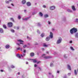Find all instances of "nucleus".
Instances as JSON below:
<instances>
[{
  "instance_id": "f257e3e1",
  "label": "nucleus",
  "mask_w": 78,
  "mask_h": 78,
  "mask_svg": "<svg viewBox=\"0 0 78 78\" xmlns=\"http://www.w3.org/2000/svg\"><path fill=\"white\" fill-rule=\"evenodd\" d=\"M77 31H78V30L76 28L73 27L70 30V33L71 34H73V33H75L77 32Z\"/></svg>"
},
{
  "instance_id": "f03ea898",
  "label": "nucleus",
  "mask_w": 78,
  "mask_h": 78,
  "mask_svg": "<svg viewBox=\"0 0 78 78\" xmlns=\"http://www.w3.org/2000/svg\"><path fill=\"white\" fill-rule=\"evenodd\" d=\"M7 25L8 27H9L10 28H11L12 27L13 25V24H12V23L11 22H9L7 23Z\"/></svg>"
},
{
  "instance_id": "7ed1b4c3",
  "label": "nucleus",
  "mask_w": 78,
  "mask_h": 78,
  "mask_svg": "<svg viewBox=\"0 0 78 78\" xmlns=\"http://www.w3.org/2000/svg\"><path fill=\"white\" fill-rule=\"evenodd\" d=\"M62 41V38L61 37H60L59 39L57 40V44H60L61 43V41Z\"/></svg>"
},
{
  "instance_id": "20e7f679",
  "label": "nucleus",
  "mask_w": 78,
  "mask_h": 78,
  "mask_svg": "<svg viewBox=\"0 0 78 78\" xmlns=\"http://www.w3.org/2000/svg\"><path fill=\"white\" fill-rule=\"evenodd\" d=\"M51 58V56H47L44 57V59H49L50 58Z\"/></svg>"
},
{
  "instance_id": "39448f33",
  "label": "nucleus",
  "mask_w": 78,
  "mask_h": 78,
  "mask_svg": "<svg viewBox=\"0 0 78 78\" xmlns=\"http://www.w3.org/2000/svg\"><path fill=\"white\" fill-rule=\"evenodd\" d=\"M18 42H20V44H23V41L21 40H17Z\"/></svg>"
},
{
  "instance_id": "423d86ee",
  "label": "nucleus",
  "mask_w": 78,
  "mask_h": 78,
  "mask_svg": "<svg viewBox=\"0 0 78 78\" xmlns=\"http://www.w3.org/2000/svg\"><path fill=\"white\" fill-rule=\"evenodd\" d=\"M55 9V6H52L50 7V9L51 10H53Z\"/></svg>"
},
{
  "instance_id": "0eeeda50",
  "label": "nucleus",
  "mask_w": 78,
  "mask_h": 78,
  "mask_svg": "<svg viewBox=\"0 0 78 78\" xmlns=\"http://www.w3.org/2000/svg\"><path fill=\"white\" fill-rule=\"evenodd\" d=\"M30 56L31 57L34 56V52H31L30 54Z\"/></svg>"
},
{
  "instance_id": "6e6552de",
  "label": "nucleus",
  "mask_w": 78,
  "mask_h": 78,
  "mask_svg": "<svg viewBox=\"0 0 78 78\" xmlns=\"http://www.w3.org/2000/svg\"><path fill=\"white\" fill-rule=\"evenodd\" d=\"M27 5L28 6H31V3L30 2H28L27 3Z\"/></svg>"
},
{
  "instance_id": "1a4fd4ad",
  "label": "nucleus",
  "mask_w": 78,
  "mask_h": 78,
  "mask_svg": "<svg viewBox=\"0 0 78 78\" xmlns=\"http://www.w3.org/2000/svg\"><path fill=\"white\" fill-rule=\"evenodd\" d=\"M50 37L51 38H53V34L51 32H50Z\"/></svg>"
},
{
  "instance_id": "9d476101",
  "label": "nucleus",
  "mask_w": 78,
  "mask_h": 78,
  "mask_svg": "<svg viewBox=\"0 0 78 78\" xmlns=\"http://www.w3.org/2000/svg\"><path fill=\"white\" fill-rule=\"evenodd\" d=\"M72 8L73 11H75L76 10V9H75V6L73 5L72 6Z\"/></svg>"
},
{
  "instance_id": "9b49d317",
  "label": "nucleus",
  "mask_w": 78,
  "mask_h": 78,
  "mask_svg": "<svg viewBox=\"0 0 78 78\" xmlns=\"http://www.w3.org/2000/svg\"><path fill=\"white\" fill-rule=\"evenodd\" d=\"M49 40H50V37H47L46 38V41H48Z\"/></svg>"
},
{
  "instance_id": "f8f14e48",
  "label": "nucleus",
  "mask_w": 78,
  "mask_h": 78,
  "mask_svg": "<svg viewBox=\"0 0 78 78\" xmlns=\"http://www.w3.org/2000/svg\"><path fill=\"white\" fill-rule=\"evenodd\" d=\"M9 47H10L9 45H8V44H7V45H6L5 48H6L8 49V48H9Z\"/></svg>"
},
{
  "instance_id": "ddd939ff",
  "label": "nucleus",
  "mask_w": 78,
  "mask_h": 78,
  "mask_svg": "<svg viewBox=\"0 0 78 78\" xmlns=\"http://www.w3.org/2000/svg\"><path fill=\"white\" fill-rule=\"evenodd\" d=\"M26 3V1L25 0H23L22 2V4H25Z\"/></svg>"
},
{
  "instance_id": "4468645a",
  "label": "nucleus",
  "mask_w": 78,
  "mask_h": 78,
  "mask_svg": "<svg viewBox=\"0 0 78 78\" xmlns=\"http://www.w3.org/2000/svg\"><path fill=\"white\" fill-rule=\"evenodd\" d=\"M17 50H22V49L20 48H16Z\"/></svg>"
},
{
  "instance_id": "2eb2a0df",
  "label": "nucleus",
  "mask_w": 78,
  "mask_h": 78,
  "mask_svg": "<svg viewBox=\"0 0 78 78\" xmlns=\"http://www.w3.org/2000/svg\"><path fill=\"white\" fill-rule=\"evenodd\" d=\"M48 45H46L45 43H44L43 44V46L44 47H48Z\"/></svg>"
},
{
  "instance_id": "dca6fc26",
  "label": "nucleus",
  "mask_w": 78,
  "mask_h": 78,
  "mask_svg": "<svg viewBox=\"0 0 78 78\" xmlns=\"http://www.w3.org/2000/svg\"><path fill=\"white\" fill-rule=\"evenodd\" d=\"M0 33H3V29L0 28Z\"/></svg>"
},
{
  "instance_id": "f3484780",
  "label": "nucleus",
  "mask_w": 78,
  "mask_h": 78,
  "mask_svg": "<svg viewBox=\"0 0 78 78\" xmlns=\"http://www.w3.org/2000/svg\"><path fill=\"white\" fill-rule=\"evenodd\" d=\"M12 1V0H9V1L5 2L7 4H8L9 3V2H11Z\"/></svg>"
},
{
  "instance_id": "a211bd4d",
  "label": "nucleus",
  "mask_w": 78,
  "mask_h": 78,
  "mask_svg": "<svg viewBox=\"0 0 78 78\" xmlns=\"http://www.w3.org/2000/svg\"><path fill=\"white\" fill-rule=\"evenodd\" d=\"M33 62L34 63H36L37 62V61L36 60V59H33Z\"/></svg>"
},
{
  "instance_id": "6ab92c4d",
  "label": "nucleus",
  "mask_w": 78,
  "mask_h": 78,
  "mask_svg": "<svg viewBox=\"0 0 78 78\" xmlns=\"http://www.w3.org/2000/svg\"><path fill=\"white\" fill-rule=\"evenodd\" d=\"M44 33H43L41 34V36L42 37H43L44 36Z\"/></svg>"
},
{
  "instance_id": "aec40b11",
  "label": "nucleus",
  "mask_w": 78,
  "mask_h": 78,
  "mask_svg": "<svg viewBox=\"0 0 78 78\" xmlns=\"http://www.w3.org/2000/svg\"><path fill=\"white\" fill-rule=\"evenodd\" d=\"M30 18V17H27V18H25L24 20H28V19H29V18Z\"/></svg>"
},
{
  "instance_id": "412c9836",
  "label": "nucleus",
  "mask_w": 78,
  "mask_h": 78,
  "mask_svg": "<svg viewBox=\"0 0 78 78\" xmlns=\"http://www.w3.org/2000/svg\"><path fill=\"white\" fill-rule=\"evenodd\" d=\"M68 67L69 69L70 70H71V68H70V66L69 65H68Z\"/></svg>"
},
{
  "instance_id": "4be33fe9",
  "label": "nucleus",
  "mask_w": 78,
  "mask_h": 78,
  "mask_svg": "<svg viewBox=\"0 0 78 78\" xmlns=\"http://www.w3.org/2000/svg\"><path fill=\"white\" fill-rule=\"evenodd\" d=\"M39 15L41 16L42 17V16H43V14L41 12H40L39 13Z\"/></svg>"
},
{
  "instance_id": "5701e85b",
  "label": "nucleus",
  "mask_w": 78,
  "mask_h": 78,
  "mask_svg": "<svg viewBox=\"0 0 78 78\" xmlns=\"http://www.w3.org/2000/svg\"><path fill=\"white\" fill-rule=\"evenodd\" d=\"M74 73L75 75H77V73L76 72V70H74Z\"/></svg>"
},
{
  "instance_id": "b1692460",
  "label": "nucleus",
  "mask_w": 78,
  "mask_h": 78,
  "mask_svg": "<svg viewBox=\"0 0 78 78\" xmlns=\"http://www.w3.org/2000/svg\"><path fill=\"white\" fill-rule=\"evenodd\" d=\"M44 17L45 18H46L47 17H48V15H44Z\"/></svg>"
},
{
  "instance_id": "393cba45",
  "label": "nucleus",
  "mask_w": 78,
  "mask_h": 78,
  "mask_svg": "<svg viewBox=\"0 0 78 78\" xmlns=\"http://www.w3.org/2000/svg\"><path fill=\"white\" fill-rule=\"evenodd\" d=\"M10 20H11L12 21V22H14V20L13 18H11L10 19Z\"/></svg>"
},
{
  "instance_id": "a878e982",
  "label": "nucleus",
  "mask_w": 78,
  "mask_h": 78,
  "mask_svg": "<svg viewBox=\"0 0 78 78\" xmlns=\"http://www.w3.org/2000/svg\"><path fill=\"white\" fill-rule=\"evenodd\" d=\"M3 27L4 28H5V29L6 28V25H3Z\"/></svg>"
},
{
  "instance_id": "bb28decb",
  "label": "nucleus",
  "mask_w": 78,
  "mask_h": 78,
  "mask_svg": "<svg viewBox=\"0 0 78 78\" xmlns=\"http://www.w3.org/2000/svg\"><path fill=\"white\" fill-rule=\"evenodd\" d=\"M17 56L18 58H21V57H20V55L19 54L17 55Z\"/></svg>"
},
{
  "instance_id": "cd10ccee",
  "label": "nucleus",
  "mask_w": 78,
  "mask_h": 78,
  "mask_svg": "<svg viewBox=\"0 0 78 78\" xmlns=\"http://www.w3.org/2000/svg\"><path fill=\"white\" fill-rule=\"evenodd\" d=\"M50 66L51 67H52V66H53V63H51Z\"/></svg>"
},
{
  "instance_id": "c85d7f7f",
  "label": "nucleus",
  "mask_w": 78,
  "mask_h": 78,
  "mask_svg": "<svg viewBox=\"0 0 78 78\" xmlns=\"http://www.w3.org/2000/svg\"><path fill=\"white\" fill-rule=\"evenodd\" d=\"M70 48L71 49V50H73H73H74V49H73V47L71 46L70 47Z\"/></svg>"
},
{
  "instance_id": "c756f323",
  "label": "nucleus",
  "mask_w": 78,
  "mask_h": 78,
  "mask_svg": "<svg viewBox=\"0 0 78 78\" xmlns=\"http://www.w3.org/2000/svg\"><path fill=\"white\" fill-rule=\"evenodd\" d=\"M18 19H21V17L19 15L18 16Z\"/></svg>"
},
{
  "instance_id": "7c9ffc66",
  "label": "nucleus",
  "mask_w": 78,
  "mask_h": 78,
  "mask_svg": "<svg viewBox=\"0 0 78 78\" xmlns=\"http://www.w3.org/2000/svg\"><path fill=\"white\" fill-rule=\"evenodd\" d=\"M27 47V45H23V48H25Z\"/></svg>"
},
{
  "instance_id": "2f4dec72",
  "label": "nucleus",
  "mask_w": 78,
  "mask_h": 78,
  "mask_svg": "<svg viewBox=\"0 0 78 78\" xmlns=\"http://www.w3.org/2000/svg\"><path fill=\"white\" fill-rule=\"evenodd\" d=\"M78 36V34H76L75 35V37H77Z\"/></svg>"
},
{
  "instance_id": "473e14b6",
  "label": "nucleus",
  "mask_w": 78,
  "mask_h": 78,
  "mask_svg": "<svg viewBox=\"0 0 78 78\" xmlns=\"http://www.w3.org/2000/svg\"><path fill=\"white\" fill-rule=\"evenodd\" d=\"M76 22H78V19H76Z\"/></svg>"
},
{
  "instance_id": "72a5a7b5",
  "label": "nucleus",
  "mask_w": 78,
  "mask_h": 78,
  "mask_svg": "<svg viewBox=\"0 0 78 78\" xmlns=\"http://www.w3.org/2000/svg\"><path fill=\"white\" fill-rule=\"evenodd\" d=\"M11 31H12V32H13V33H14V30H11Z\"/></svg>"
},
{
  "instance_id": "f704fd0d",
  "label": "nucleus",
  "mask_w": 78,
  "mask_h": 78,
  "mask_svg": "<svg viewBox=\"0 0 78 78\" xmlns=\"http://www.w3.org/2000/svg\"><path fill=\"white\" fill-rule=\"evenodd\" d=\"M48 23L49 24V25H50L51 23L50 21H48Z\"/></svg>"
},
{
  "instance_id": "c9c22d12",
  "label": "nucleus",
  "mask_w": 78,
  "mask_h": 78,
  "mask_svg": "<svg viewBox=\"0 0 78 78\" xmlns=\"http://www.w3.org/2000/svg\"><path fill=\"white\" fill-rule=\"evenodd\" d=\"M67 11L68 12H70V10H69V9H68L67 10Z\"/></svg>"
},
{
  "instance_id": "e433bc0d",
  "label": "nucleus",
  "mask_w": 78,
  "mask_h": 78,
  "mask_svg": "<svg viewBox=\"0 0 78 78\" xmlns=\"http://www.w3.org/2000/svg\"><path fill=\"white\" fill-rule=\"evenodd\" d=\"M11 67L12 68H14V66H13V65H12L11 66Z\"/></svg>"
},
{
  "instance_id": "4c0bfd02",
  "label": "nucleus",
  "mask_w": 78,
  "mask_h": 78,
  "mask_svg": "<svg viewBox=\"0 0 78 78\" xmlns=\"http://www.w3.org/2000/svg\"><path fill=\"white\" fill-rule=\"evenodd\" d=\"M64 57L65 58H66L67 57H66V55H64Z\"/></svg>"
},
{
  "instance_id": "58836bf2",
  "label": "nucleus",
  "mask_w": 78,
  "mask_h": 78,
  "mask_svg": "<svg viewBox=\"0 0 78 78\" xmlns=\"http://www.w3.org/2000/svg\"><path fill=\"white\" fill-rule=\"evenodd\" d=\"M43 8H46V6H45V5H44L43 6Z\"/></svg>"
},
{
  "instance_id": "ea45409f",
  "label": "nucleus",
  "mask_w": 78,
  "mask_h": 78,
  "mask_svg": "<svg viewBox=\"0 0 78 78\" xmlns=\"http://www.w3.org/2000/svg\"><path fill=\"white\" fill-rule=\"evenodd\" d=\"M40 62H40V61H39L37 62V64H39V63H40Z\"/></svg>"
},
{
  "instance_id": "a19ab883",
  "label": "nucleus",
  "mask_w": 78,
  "mask_h": 78,
  "mask_svg": "<svg viewBox=\"0 0 78 78\" xmlns=\"http://www.w3.org/2000/svg\"><path fill=\"white\" fill-rule=\"evenodd\" d=\"M37 67V65L36 64H35L34 65V67Z\"/></svg>"
},
{
  "instance_id": "79ce46f5",
  "label": "nucleus",
  "mask_w": 78,
  "mask_h": 78,
  "mask_svg": "<svg viewBox=\"0 0 78 78\" xmlns=\"http://www.w3.org/2000/svg\"><path fill=\"white\" fill-rule=\"evenodd\" d=\"M52 31H54L55 30V29H54V28H52Z\"/></svg>"
},
{
  "instance_id": "37998d69",
  "label": "nucleus",
  "mask_w": 78,
  "mask_h": 78,
  "mask_svg": "<svg viewBox=\"0 0 78 78\" xmlns=\"http://www.w3.org/2000/svg\"><path fill=\"white\" fill-rule=\"evenodd\" d=\"M42 51H44V48H42Z\"/></svg>"
},
{
  "instance_id": "c03bdc74",
  "label": "nucleus",
  "mask_w": 78,
  "mask_h": 78,
  "mask_svg": "<svg viewBox=\"0 0 78 78\" xmlns=\"http://www.w3.org/2000/svg\"><path fill=\"white\" fill-rule=\"evenodd\" d=\"M69 42L70 44L72 43V41H70Z\"/></svg>"
},
{
  "instance_id": "a18cd8bd",
  "label": "nucleus",
  "mask_w": 78,
  "mask_h": 78,
  "mask_svg": "<svg viewBox=\"0 0 78 78\" xmlns=\"http://www.w3.org/2000/svg\"><path fill=\"white\" fill-rule=\"evenodd\" d=\"M23 52H24V53H25V52H26V50H24Z\"/></svg>"
},
{
  "instance_id": "49530a36",
  "label": "nucleus",
  "mask_w": 78,
  "mask_h": 78,
  "mask_svg": "<svg viewBox=\"0 0 78 78\" xmlns=\"http://www.w3.org/2000/svg\"><path fill=\"white\" fill-rule=\"evenodd\" d=\"M1 72H3V70H0Z\"/></svg>"
},
{
  "instance_id": "de8ad7c7",
  "label": "nucleus",
  "mask_w": 78,
  "mask_h": 78,
  "mask_svg": "<svg viewBox=\"0 0 78 78\" xmlns=\"http://www.w3.org/2000/svg\"><path fill=\"white\" fill-rule=\"evenodd\" d=\"M57 73H59V71H57Z\"/></svg>"
},
{
  "instance_id": "09e8293b",
  "label": "nucleus",
  "mask_w": 78,
  "mask_h": 78,
  "mask_svg": "<svg viewBox=\"0 0 78 78\" xmlns=\"http://www.w3.org/2000/svg\"><path fill=\"white\" fill-rule=\"evenodd\" d=\"M38 68L39 69H40V70H41V68H40V67H38Z\"/></svg>"
},
{
  "instance_id": "8fccbe9b",
  "label": "nucleus",
  "mask_w": 78,
  "mask_h": 78,
  "mask_svg": "<svg viewBox=\"0 0 78 78\" xmlns=\"http://www.w3.org/2000/svg\"><path fill=\"white\" fill-rule=\"evenodd\" d=\"M11 5H12V6H14V4H11Z\"/></svg>"
},
{
  "instance_id": "3c124183",
  "label": "nucleus",
  "mask_w": 78,
  "mask_h": 78,
  "mask_svg": "<svg viewBox=\"0 0 78 78\" xmlns=\"http://www.w3.org/2000/svg\"><path fill=\"white\" fill-rule=\"evenodd\" d=\"M70 74H71V73H68V75H70Z\"/></svg>"
},
{
  "instance_id": "603ef678",
  "label": "nucleus",
  "mask_w": 78,
  "mask_h": 78,
  "mask_svg": "<svg viewBox=\"0 0 78 78\" xmlns=\"http://www.w3.org/2000/svg\"><path fill=\"white\" fill-rule=\"evenodd\" d=\"M26 64H28V62H27L26 63Z\"/></svg>"
},
{
  "instance_id": "864d4df0",
  "label": "nucleus",
  "mask_w": 78,
  "mask_h": 78,
  "mask_svg": "<svg viewBox=\"0 0 78 78\" xmlns=\"http://www.w3.org/2000/svg\"><path fill=\"white\" fill-rule=\"evenodd\" d=\"M19 27H17V30H19Z\"/></svg>"
},
{
  "instance_id": "5fc2aeb1",
  "label": "nucleus",
  "mask_w": 78,
  "mask_h": 78,
  "mask_svg": "<svg viewBox=\"0 0 78 78\" xmlns=\"http://www.w3.org/2000/svg\"><path fill=\"white\" fill-rule=\"evenodd\" d=\"M18 75H20V73H18Z\"/></svg>"
},
{
  "instance_id": "6e6d98bb",
  "label": "nucleus",
  "mask_w": 78,
  "mask_h": 78,
  "mask_svg": "<svg viewBox=\"0 0 78 78\" xmlns=\"http://www.w3.org/2000/svg\"><path fill=\"white\" fill-rule=\"evenodd\" d=\"M20 56H21V57H23V55H21Z\"/></svg>"
},
{
  "instance_id": "4d7b16f0",
  "label": "nucleus",
  "mask_w": 78,
  "mask_h": 78,
  "mask_svg": "<svg viewBox=\"0 0 78 78\" xmlns=\"http://www.w3.org/2000/svg\"><path fill=\"white\" fill-rule=\"evenodd\" d=\"M46 53H47V54H48V52H47Z\"/></svg>"
},
{
  "instance_id": "13d9d810",
  "label": "nucleus",
  "mask_w": 78,
  "mask_h": 78,
  "mask_svg": "<svg viewBox=\"0 0 78 78\" xmlns=\"http://www.w3.org/2000/svg\"><path fill=\"white\" fill-rule=\"evenodd\" d=\"M45 54H43V56H45Z\"/></svg>"
},
{
  "instance_id": "bf43d9fd",
  "label": "nucleus",
  "mask_w": 78,
  "mask_h": 78,
  "mask_svg": "<svg viewBox=\"0 0 78 78\" xmlns=\"http://www.w3.org/2000/svg\"><path fill=\"white\" fill-rule=\"evenodd\" d=\"M51 74V73H49V75H50Z\"/></svg>"
},
{
  "instance_id": "052dcab7",
  "label": "nucleus",
  "mask_w": 78,
  "mask_h": 78,
  "mask_svg": "<svg viewBox=\"0 0 78 78\" xmlns=\"http://www.w3.org/2000/svg\"><path fill=\"white\" fill-rule=\"evenodd\" d=\"M26 11H27V10H24V12H26Z\"/></svg>"
},
{
  "instance_id": "680f3d73",
  "label": "nucleus",
  "mask_w": 78,
  "mask_h": 78,
  "mask_svg": "<svg viewBox=\"0 0 78 78\" xmlns=\"http://www.w3.org/2000/svg\"><path fill=\"white\" fill-rule=\"evenodd\" d=\"M17 44L18 45H20V44Z\"/></svg>"
},
{
  "instance_id": "e2e57ef3",
  "label": "nucleus",
  "mask_w": 78,
  "mask_h": 78,
  "mask_svg": "<svg viewBox=\"0 0 78 78\" xmlns=\"http://www.w3.org/2000/svg\"><path fill=\"white\" fill-rule=\"evenodd\" d=\"M38 25H39V23H38Z\"/></svg>"
},
{
  "instance_id": "0e129e2a",
  "label": "nucleus",
  "mask_w": 78,
  "mask_h": 78,
  "mask_svg": "<svg viewBox=\"0 0 78 78\" xmlns=\"http://www.w3.org/2000/svg\"><path fill=\"white\" fill-rule=\"evenodd\" d=\"M38 44H35V45H38Z\"/></svg>"
},
{
  "instance_id": "69168bd1",
  "label": "nucleus",
  "mask_w": 78,
  "mask_h": 78,
  "mask_svg": "<svg viewBox=\"0 0 78 78\" xmlns=\"http://www.w3.org/2000/svg\"><path fill=\"white\" fill-rule=\"evenodd\" d=\"M27 39H28V37H27Z\"/></svg>"
},
{
  "instance_id": "338daca9",
  "label": "nucleus",
  "mask_w": 78,
  "mask_h": 78,
  "mask_svg": "<svg viewBox=\"0 0 78 78\" xmlns=\"http://www.w3.org/2000/svg\"><path fill=\"white\" fill-rule=\"evenodd\" d=\"M25 54H24V55H23V56H25Z\"/></svg>"
},
{
  "instance_id": "774afa93",
  "label": "nucleus",
  "mask_w": 78,
  "mask_h": 78,
  "mask_svg": "<svg viewBox=\"0 0 78 78\" xmlns=\"http://www.w3.org/2000/svg\"><path fill=\"white\" fill-rule=\"evenodd\" d=\"M28 45H30V44L29 43H28Z\"/></svg>"
}]
</instances>
